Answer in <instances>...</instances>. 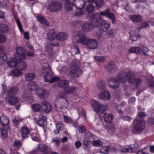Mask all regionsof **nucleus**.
<instances>
[{
  "label": "nucleus",
  "mask_w": 154,
  "mask_h": 154,
  "mask_svg": "<svg viewBox=\"0 0 154 154\" xmlns=\"http://www.w3.org/2000/svg\"><path fill=\"white\" fill-rule=\"evenodd\" d=\"M130 84L135 85L136 88L140 86L142 83V80L139 78H135L134 74L131 71H124L119 73L117 77L110 78L109 81L108 85L111 88H115L119 87L118 82L124 83L126 81Z\"/></svg>",
  "instance_id": "nucleus-1"
},
{
  "label": "nucleus",
  "mask_w": 154,
  "mask_h": 154,
  "mask_svg": "<svg viewBox=\"0 0 154 154\" xmlns=\"http://www.w3.org/2000/svg\"><path fill=\"white\" fill-rule=\"evenodd\" d=\"M91 22L93 23L95 27H98V30L101 33L107 31L110 26V22L103 20L102 16L97 12L88 16Z\"/></svg>",
  "instance_id": "nucleus-2"
},
{
  "label": "nucleus",
  "mask_w": 154,
  "mask_h": 154,
  "mask_svg": "<svg viewBox=\"0 0 154 154\" xmlns=\"http://www.w3.org/2000/svg\"><path fill=\"white\" fill-rule=\"evenodd\" d=\"M43 68L42 72L40 74L41 76H44V81L45 82H49L53 83L59 80V78L57 77H52L53 76L51 67L48 63H47L46 60H42Z\"/></svg>",
  "instance_id": "nucleus-3"
},
{
  "label": "nucleus",
  "mask_w": 154,
  "mask_h": 154,
  "mask_svg": "<svg viewBox=\"0 0 154 154\" xmlns=\"http://www.w3.org/2000/svg\"><path fill=\"white\" fill-rule=\"evenodd\" d=\"M19 88L16 86H13L9 88L7 91V96L5 98L6 103L11 105H14L19 102V98L16 97L14 96L16 95L18 93Z\"/></svg>",
  "instance_id": "nucleus-4"
},
{
  "label": "nucleus",
  "mask_w": 154,
  "mask_h": 154,
  "mask_svg": "<svg viewBox=\"0 0 154 154\" xmlns=\"http://www.w3.org/2000/svg\"><path fill=\"white\" fill-rule=\"evenodd\" d=\"M79 42L81 43V44L85 46L88 49H95L98 45L97 42L93 39L85 38L83 40L80 39Z\"/></svg>",
  "instance_id": "nucleus-5"
},
{
  "label": "nucleus",
  "mask_w": 154,
  "mask_h": 154,
  "mask_svg": "<svg viewBox=\"0 0 154 154\" xmlns=\"http://www.w3.org/2000/svg\"><path fill=\"white\" fill-rule=\"evenodd\" d=\"M136 121L131 129L133 133H135L137 132L140 131L144 130L145 128V121L142 119L134 120Z\"/></svg>",
  "instance_id": "nucleus-6"
},
{
  "label": "nucleus",
  "mask_w": 154,
  "mask_h": 154,
  "mask_svg": "<svg viewBox=\"0 0 154 154\" xmlns=\"http://www.w3.org/2000/svg\"><path fill=\"white\" fill-rule=\"evenodd\" d=\"M91 105L94 110L97 113H103L107 110L108 106L107 105H103L100 103L95 100L92 101Z\"/></svg>",
  "instance_id": "nucleus-7"
},
{
  "label": "nucleus",
  "mask_w": 154,
  "mask_h": 154,
  "mask_svg": "<svg viewBox=\"0 0 154 154\" xmlns=\"http://www.w3.org/2000/svg\"><path fill=\"white\" fill-rule=\"evenodd\" d=\"M0 123L3 126L2 135L4 137L7 136V130L9 129L8 119L6 117L4 116H2L0 118Z\"/></svg>",
  "instance_id": "nucleus-8"
},
{
  "label": "nucleus",
  "mask_w": 154,
  "mask_h": 154,
  "mask_svg": "<svg viewBox=\"0 0 154 154\" xmlns=\"http://www.w3.org/2000/svg\"><path fill=\"white\" fill-rule=\"evenodd\" d=\"M85 138L83 141V144L84 146V148L85 149H87L90 148L92 145V141L90 140L93 139L94 135L89 132L85 133Z\"/></svg>",
  "instance_id": "nucleus-9"
},
{
  "label": "nucleus",
  "mask_w": 154,
  "mask_h": 154,
  "mask_svg": "<svg viewBox=\"0 0 154 154\" xmlns=\"http://www.w3.org/2000/svg\"><path fill=\"white\" fill-rule=\"evenodd\" d=\"M57 98L60 101V103H58L57 106L60 109H66L67 108L69 104V103L67 99L66 98V96L59 95L57 96Z\"/></svg>",
  "instance_id": "nucleus-10"
},
{
  "label": "nucleus",
  "mask_w": 154,
  "mask_h": 154,
  "mask_svg": "<svg viewBox=\"0 0 154 154\" xmlns=\"http://www.w3.org/2000/svg\"><path fill=\"white\" fill-rule=\"evenodd\" d=\"M39 111L42 110L44 112L48 113L52 109L51 104L45 100L39 101Z\"/></svg>",
  "instance_id": "nucleus-11"
},
{
  "label": "nucleus",
  "mask_w": 154,
  "mask_h": 154,
  "mask_svg": "<svg viewBox=\"0 0 154 154\" xmlns=\"http://www.w3.org/2000/svg\"><path fill=\"white\" fill-rule=\"evenodd\" d=\"M62 8L60 2L57 1H53L49 5V9L51 12H57L60 11Z\"/></svg>",
  "instance_id": "nucleus-12"
},
{
  "label": "nucleus",
  "mask_w": 154,
  "mask_h": 154,
  "mask_svg": "<svg viewBox=\"0 0 154 154\" xmlns=\"http://www.w3.org/2000/svg\"><path fill=\"white\" fill-rule=\"evenodd\" d=\"M82 73V71L80 69L78 68L70 70L68 75L71 79H75L79 77Z\"/></svg>",
  "instance_id": "nucleus-13"
},
{
  "label": "nucleus",
  "mask_w": 154,
  "mask_h": 154,
  "mask_svg": "<svg viewBox=\"0 0 154 154\" xmlns=\"http://www.w3.org/2000/svg\"><path fill=\"white\" fill-rule=\"evenodd\" d=\"M59 44L57 43H50V44L48 43L46 46V52L47 53L48 55L50 57H52L54 55V53L53 52V48L52 46H58Z\"/></svg>",
  "instance_id": "nucleus-14"
},
{
  "label": "nucleus",
  "mask_w": 154,
  "mask_h": 154,
  "mask_svg": "<svg viewBox=\"0 0 154 154\" xmlns=\"http://www.w3.org/2000/svg\"><path fill=\"white\" fill-rule=\"evenodd\" d=\"M25 51L22 47L17 48L16 50V54L15 57L19 60H24L26 58Z\"/></svg>",
  "instance_id": "nucleus-15"
},
{
  "label": "nucleus",
  "mask_w": 154,
  "mask_h": 154,
  "mask_svg": "<svg viewBox=\"0 0 154 154\" xmlns=\"http://www.w3.org/2000/svg\"><path fill=\"white\" fill-rule=\"evenodd\" d=\"M39 151L42 152L43 154H59L56 152H51V149L44 144L39 145Z\"/></svg>",
  "instance_id": "nucleus-16"
},
{
  "label": "nucleus",
  "mask_w": 154,
  "mask_h": 154,
  "mask_svg": "<svg viewBox=\"0 0 154 154\" xmlns=\"http://www.w3.org/2000/svg\"><path fill=\"white\" fill-rule=\"evenodd\" d=\"M73 5L77 9H82L85 6V0H74L73 1Z\"/></svg>",
  "instance_id": "nucleus-17"
},
{
  "label": "nucleus",
  "mask_w": 154,
  "mask_h": 154,
  "mask_svg": "<svg viewBox=\"0 0 154 154\" xmlns=\"http://www.w3.org/2000/svg\"><path fill=\"white\" fill-rule=\"evenodd\" d=\"M152 22L151 21L142 22L139 24L138 27L135 29H134V31L136 32L137 33L139 32L140 30L146 28L147 27L149 26V24H152Z\"/></svg>",
  "instance_id": "nucleus-18"
},
{
  "label": "nucleus",
  "mask_w": 154,
  "mask_h": 154,
  "mask_svg": "<svg viewBox=\"0 0 154 154\" xmlns=\"http://www.w3.org/2000/svg\"><path fill=\"white\" fill-rule=\"evenodd\" d=\"M49 95V91L48 90L45 89H41L39 92V99L40 101L46 100Z\"/></svg>",
  "instance_id": "nucleus-19"
},
{
  "label": "nucleus",
  "mask_w": 154,
  "mask_h": 154,
  "mask_svg": "<svg viewBox=\"0 0 154 154\" xmlns=\"http://www.w3.org/2000/svg\"><path fill=\"white\" fill-rule=\"evenodd\" d=\"M87 23L83 24L82 26V29L83 31L89 32L91 31L93 28L97 27H95L93 23Z\"/></svg>",
  "instance_id": "nucleus-20"
},
{
  "label": "nucleus",
  "mask_w": 154,
  "mask_h": 154,
  "mask_svg": "<svg viewBox=\"0 0 154 154\" xmlns=\"http://www.w3.org/2000/svg\"><path fill=\"white\" fill-rule=\"evenodd\" d=\"M58 82V86L64 89H66L69 87V81L67 80H60Z\"/></svg>",
  "instance_id": "nucleus-21"
},
{
  "label": "nucleus",
  "mask_w": 154,
  "mask_h": 154,
  "mask_svg": "<svg viewBox=\"0 0 154 154\" xmlns=\"http://www.w3.org/2000/svg\"><path fill=\"white\" fill-rule=\"evenodd\" d=\"M22 137L23 138H27L29 135L30 132L26 126L22 128L21 130Z\"/></svg>",
  "instance_id": "nucleus-22"
},
{
  "label": "nucleus",
  "mask_w": 154,
  "mask_h": 154,
  "mask_svg": "<svg viewBox=\"0 0 154 154\" xmlns=\"http://www.w3.org/2000/svg\"><path fill=\"white\" fill-rule=\"evenodd\" d=\"M106 70L110 73H114L117 70V67L113 62H109Z\"/></svg>",
  "instance_id": "nucleus-23"
},
{
  "label": "nucleus",
  "mask_w": 154,
  "mask_h": 154,
  "mask_svg": "<svg viewBox=\"0 0 154 154\" xmlns=\"http://www.w3.org/2000/svg\"><path fill=\"white\" fill-rule=\"evenodd\" d=\"M99 97L101 99L107 100L110 99L111 97V95L108 91H105L104 92L99 94Z\"/></svg>",
  "instance_id": "nucleus-24"
},
{
  "label": "nucleus",
  "mask_w": 154,
  "mask_h": 154,
  "mask_svg": "<svg viewBox=\"0 0 154 154\" xmlns=\"http://www.w3.org/2000/svg\"><path fill=\"white\" fill-rule=\"evenodd\" d=\"M95 11V7L92 3L88 5L85 8V11L88 14L92 13Z\"/></svg>",
  "instance_id": "nucleus-25"
},
{
  "label": "nucleus",
  "mask_w": 154,
  "mask_h": 154,
  "mask_svg": "<svg viewBox=\"0 0 154 154\" xmlns=\"http://www.w3.org/2000/svg\"><path fill=\"white\" fill-rule=\"evenodd\" d=\"M113 116L112 114L105 113L103 116L104 122L106 123L111 122L113 119Z\"/></svg>",
  "instance_id": "nucleus-26"
},
{
  "label": "nucleus",
  "mask_w": 154,
  "mask_h": 154,
  "mask_svg": "<svg viewBox=\"0 0 154 154\" xmlns=\"http://www.w3.org/2000/svg\"><path fill=\"white\" fill-rule=\"evenodd\" d=\"M68 37L67 34L63 32H60L56 35V38L59 41H63L66 39Z\"/></svg>",
  "instance_id": "nucleus-27"
},
{
  "label": "nucleus",
  "mask_w": 154,
  "mask_h": 154,
  "mask_svg": "<svg viewBox=\"0 0 154 154\" xmlns=\"http://www.w3.org/2000/svg\"><path fill=\"white\" fill-rule=\"evenodd\" d=\"M55 33L54 29L51 30L48 33L47 38L50 41H53L54 40L56 35Z\"/></svg>",
  "instance_id": "nucleus-28"
},
{
  "label": "nucleus",
  "mask_w": 154,
  "mask_h": 154,
  "mask_svg": "<svg viewBox=\"0 0 154 154\" xmlns=\"http://www.w3.org/2000/svg\"><path fill=\"white\" fill-rule=\"evenodd\" d=\"M130 19L134 22L139 23L142 20L141 17L139 15H133L130 16Z\"/></svg>",
  "instance_id": "nucleus-29"
},
{
  "label": "nucleus",
  "mask_w": 154,
  "mask_h": 154,
  "mask_svg": "<svg viewBox=\"0 0 154 154\" xmlns=\"http://www.w3.org/2000/svg\"><path fill=\"white\" fill-rule=\"evenodd\" d=\"M38 86L34 81L31 82L28 85V89L30 92L32 91H35L38 88Z\"/></svg>",
  "instance_id": "nucleus-30"
},
{
  "label": "nucleus",
  "mask_w": 154,
  "mask_h": 154,
  "mask_svg": "<svg viewBox=\"0 0 154 154\" xmlns=\"http://www.w3.org/2000/svg\"><path fill=\"white\" fill-rule=\"evenodd\" d=\"M130 39L132 41H135L137 40V35L138 37L140 38V35L138 34V32L137 33L136 32H134V30L131 31L130 33Z\"/></svg>",
  "instance_id": "nucleus-31"
},
{
  "label": "nucleus",
  "mask_w": 154,
  "mask_h": 154,
  "mask_svg": "<svg viewBox=\"0 0 154 154\" xmlns=\"http://www.w3.org/2000/svg\"><path fill=\"white\" fill-rule=\"evenodd\" d=\"M19 60L16 59V57H14L11 61L8 63V64L9 66L11 67L15 66L17 65Z\"/></svg>",
  "instance_id": "nucleus-32"
},
{
  "label": "nucleus",
  "mask_w": 154,
  "mask_h": 154,
  "mask_svg": "<svg viewBox=\"0 0 154 154\" xmlns=\"http://www.w3.org/2000/svg\"><path fill=\"white\" fill-rule=\"evenodd\" d=\"M64 6L65 10L67 11H70L72 9L73 3L72 4L70 3L69 0H65L64 1Z\"/></svg>",
  "instance_id": "nucleus-33"
},
{
  "label": "nucleus",
  "mask_w": 154,
  "mask_h": 154,
  "mask_svg": "<svg viewBox=\"0 0 154 154\" xmlns=\"http://www.w3.org/2000/svg\"><path fill=\"white\" fill-rule=\"evenodd\" d=\"M23 60H20L17 63L18 68L20 70H23L26 69L27 67L26 63L24 61H22Z\"/></svg>",
  "instance_id": "nucleus-34"
},
{
  "label": "nucleus",
  "mask_w": 154,
  "mask_h": 154,
  "mask_svg": "<svg viewBox=\"0 0 154 154\" xmlns=\"http://www.w3.org/2000/svg\"><path fill=\"white\" fill-rule=\"evenodd\" d=\"M9 28L6 24H2L0 25V32L7 33L9 30Z\"/></svg>",
  "instance_id": "nucleus-35"
},
{
  "label": "nucleus",
  "mask_w": 154,
  "mask_h": 154,
  "mask_svg": "<svg viewBox=\"0 0 154 154\" xmlns=\"http://www.w3.org/2000/svg\"><path fill=\"white\" fill-rule=\"evenodd\" d=\"M134 149L131 147L130 146H126L123 147L120 150L121 152L122 153H126L127 152H133Z\"/></svg>",
  "instance_id": "nucleus-36"
},
{
  "label": "nucleus",
  "mask_w": 154,
  "mask_h": 154,
  "mask_svg": "<svg viewBox=\"0 0 154 154\" xmlns=\"http://www.w3.org/2000/svg\"><path fill=\"white\" fill-rule=\"evenodd\" d=\"M65 90V92L66 94H72L75 91L76 88L74 86H69Z\"/></svg>",
  "instance_id": "nucleus-37"
},
{
  "label": "nucleus",
  "mask_w": 154,
  "mask_h": 154,
  "mask_svg": "<svg viewBox=\"0 0 154 154\" xmlns=\"http://www.w3.org/2000/svg\"><path fill=\"white\" fill-rule=\"evenodd\" d=\"M106 33L108 36L110 37H113L116 33V30L115 29L111 28L109 29H108L107 31H106Z\"/></svg>",
  "instance_id": "nucleus-38"
},
{
  "label": "nucleus",
  "mask_w": 154,
  "mask_h": 154,
  "mask_svg": "<svg viewBox=\"0 0 154 154\" xmlns=\"http://www.w3.org/2000/svg\"><path fill=\"white\" fill-rule=\"evenodd\" d=\"M77 35L80 38L77 41V42L78 43H79L81 44V43L79 42V41L80 39H84L85 38H88L86 37L85 36V34L84 33L82 32H78Z\"/></svg>",
  "instance_id": "nucleus-39"
},
{
  "label": "nucleus",
  "mask_w": 154,
  "mask_h": 154,
  "mask_svg": "<svg viewBox=\"0 0 154 154\" xmlns=\"http://www.w3.org/2000/svg\"><path fill=\"white\" fill-rule=\"evenodd\" d=\"M94 3L95 4L96 8L98 9L101 8L104 3L103 0H95Z\"/></svg>",
  "instance_id": "nucleus-40"
},
{
  "label": "nucleus",
  "mask_w": 154,
  "mask_h": 154,
  "mask_svg": "<svg viewBox=\"0 0 154 154\" xmlns=\"http://www.w3.org/2000/svg\"><path fill=\"white\" fill-rule=\"evenodd\" d=\"M139 50H140V48L138 47H133L131 48L128 50V52L129 53H135L136 54H139Z\"/></svg>",
  "instance_id": "nucleus-41"
},
{
  "label": "nucleus",
  "mask_w": 154,
  "mask_h": 154,
  "mask_svg": "<svg viewBox=\"0 0 154 154\" xmlns=\"http://www.w3.org/2000/svg\"><path fill=\"white\" fill-rule=\"evenodd\" d=\"M56 130H54L53 133L55 134H57L60 133L61 129V125L60 122H58L56 125Z\"/></svg>",
  "instance_id": "nucleus-42"
},
{
  "label": "nucleus",
  "mask_w": 154,
  "mask_h": 154,
  "mask_svg": "<svg viewBox=\"0 0 154 154\" xmlns=\"http://www.w3.org/2000/svg\"><path fill=\"white\" fill-rule=\"evenodd\" d=\"M35 75L33 73H29L26 74L25 76L26 81H29L33 80L35 77Z\"/></svg>",
  "instance_id": "nucleus-43"
},
{
  "label": "nucleus",
  "mask_w": 154,
  "mask_h": 154,
  "mask_svg": "<svg viewBox=\"0 0 154 154\" xmlns=\"http://www.w3.org/2000/svg\"><path fill=\"white\" fill-rule=\"evenodd\" d=\"M92 139V145L94 146L99 147L102 146L103 143L100 140H94V138Z\"/></svg>",
  "instance_id": "nucleus-44"
},
{
  "label": "nucleus",
  "mask_w": 154,
  "mask_h": 154,
  "mask_svg": "<svg viewBox=\"0 0 154 154\" xmlns=\"http://www.w3.org/2000/svg\"><path fill=\"white\" fill-rule=\"evenodd\" d=\"M39 22H41L44 25L47 26L49 25L48 22L42 16L39 15Z\"/></svg>",
  "instance_id": "nucleus-45"
},
{
  "label": "nucleus",
  "mask_w": 154,
  "mask_h": 154,
  "mask_svg": "<svg viewBox=\"0 0 154 154\" xmlns=\"http://www.w3.org/2000/svg\"><path fill=\"white\" fill-rule=\"evenodd\" d=\"M7 54L5 53H2L0 54V61L4 63L7 60Z\"/></svg>",
  "instance_id": "nucleus-46"
},
{
  "label": "nucleus",
  "mask_w": 154,
  "mask_h": 154,
  "mask_svg": "<svg viewBox=\"0 0 154 154\" xmlns=\"http://www.w3.org/2000/svg\"><path fill=\"white\" fill-rule=\"evenodd\" d=\"M147 81L148 88L151 89H154V81L152 79H149Z\"/></svg>",
  "instance_id": "nucleus-47"
},
{
  "label": "nucleus",
  "mask_w": 154,
  "mask_h": 154,
  "mask_svg": "<svg viewBox=\"0 0 154 154\" xmlns=\"http://www.w3.org/2000/svg\"><path fill=\"white\" fill-rule=\"evenodd\" d=\"M109 147L108 146H104L100 148V152L103 154H108Z\"/></svg>",
  "instance_id": "nucleus-48"
},
{
  "label": "nucleus",
  "mask_w": 154,
  "mask_h": 154,
  "mask_svg": "<svg viewBox=\"0 0 154 154\" xmlns=\"http://www.w3.org/2000/svg\"><path fill=\"white\" fill-rule=\"evenodd\" d=\"M110 13V10L109 8H107L106 10L103 11H101L99 14L101 16L102 15L104 16L107 17L109 14Z\"/></svg>",
  "instance_id": "nucleus-49"
},
{
  "label": "nucleus",
  "mask_w": 154,
  "mask_h": 154,
  "mask_svg": "<svg viewBox=\"0 0 154 154\" xmlns=\"http://www.w3.org/2000/svg\"><path fill=\"white\" fill-rule=\"evenodd\" d=\"M107 18H109L112 20V24H114L115 23L116 18L114 14L110 12Z\"/></svg>",
  "instance_id": "nucleus-50"
},
{
  "label": "nucleus",
  "mask_w": 154,
  "mask_h": 154,
  "mask_svg": "<svg viewBox=\"0 0 154 154\" xmlns=\"http://www.w3.org/2000/svg\"><path fill=\"white\" fill-rule=\"evenodd\" d=\"M46 119L47 118L45 117H44V119H39V126L42 127L44 129H45L44 123L46 122Z\"/></svg>",
  "instance_id": "nucleus-51"
},
{
  "label": "nucleus",
  "mask_w": 154,
  "mask_h": 154,
  "mask_svg": "<svg viewBox=\"0 0 154 154\" xmlns=\"http://www.w3.org/2000/svg\"><path fill=\"white\" fill-rule=\"evenodd\" d=\"M105 83L102 82H99L97 84V87L98 89L101 90H103L105 89Z\"/></svg>",
  "instance_id": "nucleus-52"
},
{
  "label": "nucleus",
  "mask_w": 154,
  "mask_h": 154,
  "mask_svg": "<svg viewBox=\"0 0 154 154\" xmlns=\"http://www.w3.org/2000/svg\"><path fill=\"white\" fill-rule=\"evenodd\" d=\"M15 19L16 20L17 23L20 31L21 32H22L23 31V29L22 27L19 18L15 16Z\"/></svg>",
  "instance_id": "nucleus-53"
},
{
  "label": "nucleus",
  "mask_w": 154,
  "mask_h": 154,
  "mask_svg": "<svg viewBox=\"0 0 154 154\" xmlns=\"http://www.w3.org/2000/svg\"><path fill=\"white\" fill-rule=\"evenodd\" d=\"M148 49L146 47H143L142 49H140V50H139V54H143L146 56L147 55L146 53Z\"/></svg>",
  "instance_id": "nucleus-54"
},
{
  "label": "nucleus",
  "mask_w": 154,
  "mask_h": 154,
  "mask_svg": "<svg viewBox=\"0 0 154 154\" xmlns=\"http://www.w3.org/2000/svg\"><path fill=\"white\" fill-rule=\"evenodd\" d=\"M95 60L99 62H103L105 59V57L103 56H95L94 57Z\"/></svg>",
  "instance_id": "nucleus-55"
},
{
  "label": "nucleus",
  "mask_w": 154,
  "mask_h": 154,
  "mask_svg": "<svg viewBox=\"0 0 154 154\" xmlns=\"http://www.w3.org/2000/svg\"><path fill=\"white\" fill-rule=\"evenodd\" d=\"M21 73L20 71L17 69H14L12 70L11 72L12 74L16 76H18L21 74Z\"/></svg>",
  "instance_id": "nucleus-56"
},
{
  "label": "nucleus",
  "mask_w": 154,
  "mask_h": 154,
  "mask_svg": "<svg viewBox=\"0 0 154 154\" xmlns=\"http://www.w3.org/2000/svg\"><path fill=\"white\" fill-rule=\"evenodd\" d=\"M63 119L66 122H67L69 124L72 123V119L68 116H64L63 117Z\"/></svg>",
  "instance_id": "nucleus-57"
},
{
  "label": "nucleus",
  "mask_w": 154,
  "mask_h": 154,
  "mask_svg": "<svg viewBox=\"0 0 154 154\" xmlns=\"http://www.w3.org/2000/svg\"><path fill=\"white\" fill-rule=\"evenodd\" d=\"M7 38L3 34H0V43H4L7 41Z\"/></svg>",
  "instance_id": "nucleus-58"
},
{
  "label": "nucleus",
  "mask_w": 154,
  "mask_h": 154,
  "mask_svg": "<svg viewBox=\"0 0 154 154\" xmlns=\"http://www.w3.org/2000/svg\"><path fill=\"white\" fill-rule=\"evenodd\" d=\"M78 11H76L75 13V14L76 16H81L84 14V11L82 9H78Z\"/></svg>",
  "instance_id": "nucleus-59"
},
{
  "label": "nucleus",
  "mask_w": 154,
  "mask_h": 154,
  "mask_svg": "<svg viewBox=\"0 0 154 154\" xmlns=\"http://www.w3.org/2000/svg\"><path fill=\"white\" fill-rule=\"evenodd\" d=\"M52 142L54 143L57 147H58L60 144V141L59 139L57 137H55L52 139Z\"/></svg>",
  "instance_id": "nucleus-60"
},
{
  "label": "nucleus",
  "mask_w": 154,
  "mask_h": 154,
  "mask_svg": "<svg viewBox=\"0 0 154 154\" xmlns=\"http://www.w3.org/2000/svg\"><path fill=\"white\" fill-rule=\"evenodd\" d=\"M31 92L28 90L26 91L25 93L23 94V97L25 99H27L31 96Z\"/></svg>",
  "instance_id": "nucleus-61"
},
{
  "label": "nucleus",
  "mask_w": 154,
  "mask_h": 154,
  "mask_svg": "<svg viewBox=\"0 0 154 154\" xmlns=\"http://www.w3.org/2000/svg\"><path fill=\"white\" fill-rule=\"evenodd\" d=\"M22 145L21 142L18 140H15L14 143V146L15 147L18 148Z\"/></svg>",
  "instance_id": "nucleus-62"
},
{
  "label": "nucleus",
  "mask_w": 154,
  "mask_h": 154,
  "mask_svg": "<svg viewBox=\"0 0 154 154\" xmlns=\"http://www.w3.org/2000/svg\"><path fill=\"white\" fill-rule=\"evenodd\" d=\"M106 129L110 134H113L115 131V128L113 126L112 127L110 126L107 127V128Z\"/></svg>",
  "instance_id": "nucleus-63"
},
{
  "label": "nucleus",
  "mask_w": 154,
  "mask_h": 154,
  "mask_svg": "<svg viewBox=\"0 0 154 154\" xmlns=\"http://www.w3.org/2000/svg\"><path fill=\"white\" fill-rule=\"evenodd\" d=\"M32 107L33 110L35 112L38 111V104H34L32 105Z\"/></svg>",
  "instance_id": "nucleus-64"
}]
</instances>
